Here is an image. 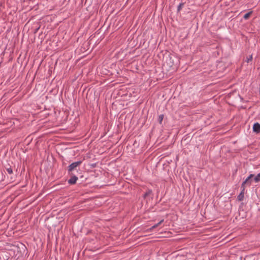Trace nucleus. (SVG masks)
<instances>
[{
    "instance_id": "nucleus-1",
    "label": "nucleus",
    "mask_w": 260,
    "mask_h": 260,
    "mask_svg": "<svg viewBox=\"0 0 260 260\" xmlns=\"http://www.w3.org/2000/svg\"><path fill=\"white\" fill-rule=\"evenodd\" d=\"M82 161L81 160H79L76 162H74L70 165L68 167V173L70 175H72L71 172L74 170L76 169L77 167H79L81 164Z\"/></svg>"
},
{
    "instance_id": "nucleus-2",
    "label": "nucleus",
    "mask_w": 260,
    "mask_h": 260,
    "mask_svg": "<svg viewBox=\"0 0 260 260\" xmlns=\"http://www.w3.org/2000/svg\"><path fill=\"white\" fill-rule=\"evenodd\" d=\"M254 177V174H250L249 176L242 183L241 186L245 187V184H247L248 185H250L251 183V178Z\"/></svg>"
},
{
    "instance_id": "nucleus-3",
    "label": "nucleus",
    "mask_w": 260,
    "mask_h": 260,
    "mask_svg": "<svg viewBox=\"0 0 260 260\" xmlns=\"http://www.w3.org/2000/svg\"><path fill=\"white\" fill-rule=\"evenodd\" d=\"M242 188L241 192L237 197V199L239 201H242L243 200L244 197V190H245V187H242Z\"/></svg>"
},
{
    "instance_id": "nucleus-4",
    "label": "nucleus",
    "mask_w": 260,
    "mask_h": 260,
    "mask_svg": "<svg viewBox=\"0 0 260 260\" xmlns=\"http://www.w3.org/2000/svg\"><path fill=\"white\" fill-rule=\"evenodd\" d=\"M253 131L256 133H260V124L258 122L255 123L253 125Z\"/></svg>"
},
{
    "instance_id": "nucleus-5",
    "label": "nucleus",
    "mask_w": 260,
    "mask_h": 260,
    "mask_svg": "<svg viewBox=\"0 0 260 260\" xmlns=\"http://www.w3.org/2000/svg\"><path fill=\"white\" fill-rule=\"evenodd\" d=\"M78 180V177L75 175H73L71 176L70 179L68 180V183L70 184L73 185L75 184L76 183L77 180Z\"/></svg>"
},
{
    "instance_id": "nucleus-6",
    "label": "nucleus",
    "mask_w": 260,
    "mask_h": 260,
    "mask_svg": "<svg viewBox=\"0 0 260 260\" xmlns=\"http://www.w3.org/2000/svg\"><path fill=\"white\" fill-rule=\"evenodd\" d=\"M152 193V191L151 189H148L146 192L143 195V198L146 199L147 197L151 195Z\"/></svg>"
},
{
    "instance_id": "nucleus-7",
    "label": "nucleus",
    "mask_w": 260,
    "mask_h": 260,
    "mask_svg": "<svg viewBox=\"0 0 260 260\" xmlns=\"http://www.w3.org/2000/svg\"><path fill=\"white\" fill-rule=\"evenodd\" d=\"M254 180L255 182L260 181V173H258L254 178Z\"/></svg>"
},
{
    "instance_id": "nucleus-8",
    "label": "nucleus",
    "mask_w": 260,
    "mask_h": 260,
    "mask_svg": "<svg viewBox=\"0 0 260 260\" xmlns=\"http://www.w3.org/2000/svg\"><path fill=\"white\" fill-rule=\"evenodd\" d=\"M252 13V11L251 12H249L248 13H247L246 14H245L244 16H243V18L245 19H247L248 18H249V17H250V15Z\"/></svg>"
},
{
    "instance_id": "nucleus-9",
    "label": "nucleus",
    "mask_w": 260,
    "mask_h": 260,
    "mask_svg": "<svg viewBox=\"0 0 260 260\" xmlns=\"http://www.w3.org/2000/svg\"><path fill=\"white\" fill-rule=\"evenodd\" d=\"M184 4L183 3H180V4L178 5V7H177V11H178V12H179V11H181V10L182 9V7H183V6H184Z\"/></svg>"
},
{
    "instance_id": "nucleus-10",
    "label": "nucleus",
    "mask_w": 260,
    "mask_h": 260,
    "mask_svg": "<svg viewBox=\"0 0 260 260\" xmlns=\"http://www.w3.org/2000/svg\"><path fill=\"white\" fill-rule=\"evenodd\" d=\"M163 118H164V115L163 114H160V115H159V116H158V121H159V123L160 124L161 123L162 121L163 120Z\"/></svg>"
},
{
    "instance_id": "nucleus-11",
    "label": "nucleus",
    "mask_w": 260,
    "mask_h": 260,
    "mask_svg": "<svg viewBox=\"0 0 260 260\" xmlns=\"http://www.w3.org/2000/svg\"><path fill=\"white\" fill-rule=\"evenodd\" d=\"M163 222H164V219L161 220L158 223H157V224L152 226L151 229H154V228L157 227L159 224H160Z\"/></svg>"
},
{
    "instance_id": "nucleus-12",
    "label": "nucleus",
    "mask_w": 260,
    "mask_h": 260,
    "mask_svg": "<svg viewBox=\"0 0 260 260\" xmlns=\"http://www.w3.org/2000/svg\"><path fill=\"white\" fill-rule=\"evenodd\" d=\"M7 171L9 174H11L13 173V170L11 167L7 168Z\"/></svg>"
},
{
    "instance_id": "nucleus-13",
    "label": "nucleus",
    "mask_w": 260,
    "mask_h": 260,
    "mask_svg": "<svg viewBox=\"0 0 260 260\" xmlns=\"http://www.w3.org/2000/svg\"><path fill=\"white\" fill-rule=\"evenodd\" d=\"M252 59V55H251L249 56V57L247 58V62H249L250 61H251Z\"/></svg>"
},
{
    "instance_id": "nucleus-14",
    "label": "nucleus",
    "mask_w": 260,
    "mask_h": 260,
    "mask_svg": "<svg viewBox=\"0 0 260 260\" xmlns=\"http://www.w3.org/2000/svg\"><path fill=\"white\" fill-rule=\"evenodd\" d=\"M91 166H92L93 168H94V167H95L96 166V164H92V165H91Z\"/></svg>"
}]
</instances>
